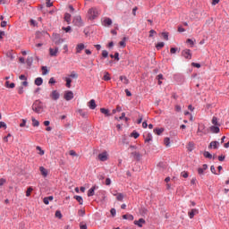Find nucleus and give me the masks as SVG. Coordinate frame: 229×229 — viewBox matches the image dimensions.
<instances>
[{
  "label": "nucleus",
  "mask_w": 229,
  "mask_h": 229,
  "mask_svg": "<svg viewBox=\"0 0 229 229\" xmlns=\"http://www.w3.org/2000/svg\"><path fill=\"white\" fill-rule=\"evenodd\" d=\"M44 108H46V106H44V103L40 99L35 100L32 104V110L35 114L44 112Z\"/></svg>",
  "instance_id": "1"
},
{
  "label": "nucleus",
  "mask_w": 229,
  "mask_h": 229,
  "mask_svg": "<svg viewBox=\"0 0 229 229\" xmlns=\"http://www.w3.org/2000/svg\"><path fill=\"white\" fill-rule=\"evenodd\" d=\"M88 14L89 15V19H90V21H94V19H96L98 15H99V13L98 12V9L91 8L88 11Z\"/></svg>",
  "instance_id": "2"
},
{
  "label": "nucleus",
  "mask_w": 229,
  "mask_h": 229,
  "mask_svg": "<svg viewBox=\"0 0 229 229\" xmlns=\"http://www.w3.org/2000/svg\"><path fill=\"white\" fill-rule=\"evenodd\" d=\"M72 24H74V26H77L78 28H81V26H83V21L81 20V16H75L72 20Z\"/></svg>",
  "instance_id": "3"
},
{
  "label": "nucleus",
  "mask_w": 229,
  "mask_h": 229,
  "mask_svg": "<svg viewBox=\"0 0 229 229\" xmlns=\"http://www.w3.org/2000/svg\"><path fill=\"white\" fill-rule=\"evenodd\" d=\"M64 98L65 101H71L72 99H74V93L72 90H66L64 91Z\"/></svg>",
  "instance_id": "4"
},
{
  "label": "nucleus",
  "mask_w": 229,
  "mask_h": 229,
  "mask_svg": "<svg viewBox=\"0 0 229 229\" xmlns=\"http://www.w3.org/2000/svg\"><path fill=\"white\" fill-rule=\"evenodd\" d=\"M181 55L186 60H191L192 58V53H191V49H184V50H182Z\"/></svg>",
  "instance_id": "5"
},
{
  "label": "nucleus",
  "mask_w": 229,
  "mask_h": 229,
  "mask_svg": "<svg viewBox=\"0 0 229 229\" xmlns=\"http://www.w3.org/2000/svg\"><path fill=\"white\" fill-rule=\"evenodd\" d=\"M209 131H210L209 129H205V124L203 123L199 124L197 133H203L204 135H207L208 133H209Z\"/></svg>",
  "instance_id": "6"
},
{
  "label": "nucleus",
  "mask_w": 229,
  "mask_h": 229,
  "mask_svg": "<svg viewBox=\"0 0 229 229\" xmlns=\"http://www.w3.org/2000/svg\"><path fill=\"white\" fill-rule=\"evenodd\" d=\"M50 98L53 99V101H58V99H60V92H58L56 89L52 90L50 93Z\"/></svg>",
  "instance_id": "7"
},
{
  "label": "nucleus",
  "mask_w": 229,
  "mask_h": 229,
  "mask_svg": "<svg viewBox=\"0 0 229 229\" xmlns=\"http://www.w3.org/2000/svg\"><path fill=\"white\" fill-rule=\"evenodd\" d=\"M98 160H100V162H106V160H108V153L104 151L98 154Z\"/></svg>",
  "instance_id": "8"
},
{
  "label": "nucleus",
  "mask_w": 229,
  "mask_h": 229,
  "mask_svg": "<svg viewBox=\"0 0 229 229\" xmlns=\"http://www.w3.org/2000/svg\"><path fill=\"white\" fill-rule=\"evenodd\" d=\"M97 189H99V187H98V186H96V185L92 186V187L88 191V197H89V198H91V196H94L95 191H96Z\"/></svg>",
  "instance_id": "9"
},
{
  "label": "nucleus",
  "mask_w": 229,
  "mask_h": 229,
  "mask_svg": "<svg viewBox=\"0 0 229 229\" xmlns=\"http://www.w3.org/2000/svg\"><path fill=\"white\" fill-rule=\"evenodd\" d=\"M210 132L211 133H219L221 131V129H219V125H212L209 127Z\"/></svg>",
  "instance_id": "10"
},
{
  "label": "nucleus",
  "mask_w": 229,
  "mask_h": 229,
  "mask_svg": "<svg viewBox=\"0 0 229 229\" xmlns=\"http://www.w3.org/2000/svg\"><path fill=\"white\" fill-rule=\"evenodd\" d=\"M131 155L135 158L137 162H140V158L142 157V155H140V152L134 151V152H131Z\"/></svg>",
  "instance_id": "11"
},
{
  "label": "nucleus",
  "mask_w": 229,
  "mask_h": 229,
  "mask_svg": "<svg viewBox=\"0 0 229 229\" xmlns=\"http://www.w3.org/2000/svg\"><path fill=\"white\" fill-rule=\"evenodd\" d=\"M134 225L139 226V228H142V225H146V220L144 218H140L139 220L134 221Z\"/></svg>",
  "instance_id": "12"
},
{
  "label": "nucleus",
  "mask_w": 229,
  "mask_h": 229,
  "mask_svg": "<svg viewBox=\"0 0 229 229\" xmlns=\"http://www.w3.org/2000/svg\"><path fill=\"white\" fill-rule=\"evenodd\" d=\"M196 214H199V210H198L196 208H193L190 212H188V216H189L190 219H193L194 216H196Z\"/></svg>",
  "instance_id": "13"
},
{
  "label": "nucleus",
  "mask_w": 229,
  "mask_h": 229,
  "mask_svg": "<svg viewBox=\"0 0 229 229\" xmlns=\"http://www.w3.org/2000/svg\"><path fill=\"white\" fill-rule=\"evenodd\" d=\"M88 106L89 108H90V110H96L98 105L96 104V100L91 99L89 103H88Z\"/></svg>",
  "instance_id": "14"
},
{
  "label": "nucleus",
  "mask_w": 229,
  "mask_h": 229,
  "mask_svg": "<svg viewBox=\"0 0 229 229\" xmlns=\"http://www.w3.org/2000/svg\"><path fill=\"white\" fill-rule=\"evenodd\" d=\"M100 112L101 114H103L104 115H106V117H110L112 115V114H110V110L106 109L105 107L100 108Z\"/></svg>",
  "instance_id": "15"
},
{
  "label": "nucleus",
  "mask_w": 229,
  "mask_h": 229,
  "mask_svg": "<svg viewBox=\"0 0 229 229\" xmlns=\"http://www.w3.org/2000/svg\"><path fill=\"white\" fill-rule=\"evenodd\" d=\"M42 83H44V79H42V77H38L34 81V85H37V87H40Z\"/></svg>",
  "instance_id": "16"
},
{
  "label": "nucleus",
  "mask_w": 229,
  "mask_h": 229,
  "mask_svg": "<svg viewBox=\"0 0 229 229\" xmlns=\"http://www.w3.org/2000/svg\"><path fill=\"white\" fill-rule=\"evenodd\" d=\"M50 56H57L58 55V47H56L55 49L49 48Z\"/></svg>",
  "instance_id": "17"
},
{
  "label": "nucleus",
  "mask_w": 229,
  "mask_h": 229,
  "mask_svg": "<svg viewBox=\"0 0 229 229\" xmlns=\"http://www.w3.org/2000/svg\"><path fill=\"white\" fill-rule=\"evenodd\" d=\"M83 49H85V44L83 43L78 44L76 47V53H81Z\"/></svg>",
  "instance_id": "18"
},
{
  "label": "nucleus",
  "mask_w": 229,
  "mask_h": 229,
  "mask_svg": "<svg viewBox=\"0 0 229 229\" xmlns=\"http://www.w3.org/2000/svg\"><path fill=\"white\" fill-rule=\"evenodd\" d=\"M111 24H112V19H110V18H105L104 19L103 26L110 27Z\"/></svg>",
  "instance_id": "19"
},
{
  "label": "nucleus",
  "mask_w": 229,
  "mask_h": 229,
  "mask_svg": "<svg viewBox=\"0 0 229 229\" xmlns=\"http://www.w3.org/2000/svg\"><path fill=\"white\" fill-rule=\"evenodd\" d=\"M53 199H55V197L53 196L45 197L43 199V202L45 203V205H49V201H53Z\"/></svg>",
  "instance_id": "20"
},
{
  "label": "nucleus",
  "mask_w": 229,
  "mask_h": 229,
  "mask_svg": "<svg viewBox=\"0 0 229 229\" xmlns=\"http://www.w3.org/2000/svg\"><path fill=\"white\" fill-rule=\"evenodd\" d=\"M102 80H104V81H110L112 80V77H110V73L108 72H105Z\"/></svg>",
  "instance_id": "21"
},
{
  "label": "nucleus",
  "mask_w": 229,
  "mask_h": 229,
  "mask_svg": "<svg viewBox=\"0 0 229 229\" xmlns=\"http://www.w3.org/2000/svg\"><path fill=\"white\" fill-rule=\"evenodd\" d=\"M39 171L44 178L47 177V169H46L44 166H40Z\"/></svg>",
  "instance_id": "22"
},
{
  "label": "nucleus",
  "mask_w": 229,
  "mask_h": 229,
  "mask_svg": "<svg viewBox=\"0 0 229 229\" xmlns=\"http://www.w3.org/2000/svg\"><path fill=\"white\" fill-rule=\"evenodd\" d=\"M165 129L164 128H155L154 129V133H156V135H162V133H164Z\"/></svg>",
  "instance_id": "23"
},
{
  "label": "nucleus",
  "mask_w": 229,
  "mask_h": 229,
  "mask_svg": "<svg viewBox=\"0 0 229 229\" xmlns=\"http://www.w3.org/2000/svg\"><path fill=\"white\" fill-rule=\"evenodd\" d=\"M26 64L28 65L27 69H30L31 68V65L33 64V57H28L27 60H26Z\"/></svg>",
  "instance_id": "24"
},
{
  "label": "nucleus",
  "mask_w": 229,
  "mask_h": 229,
  "mask_svg": "<svg viewBox=\"0 0 229 229\" xmlns=\"http://www.w3.org/2000/svg\"><path fill=\"white\" fill-rule=\"evenodd\" d=\"M5 87H6V89H15V83L14 82L10 83L9 81H6Z\"/></svg>",
  "instance_id": "25"
},
{
  "label": "nucleus",
  "mask_w": 229,
  "mask_h": 229,
  "mask_svg": "<svg viewBox=\"0 0 229 229\" xmlns=\"http://www.w3.org/2000/svg\"><path fill=\"white\" fill-rule=\"evenodd\" d=\"M73 199H76L80 205H83V198L81 196L75 195Z\"/></svg>",
  "instance_id": "26"
},
{
  "label": "nucleus",
  "mask_w": 229,
  "mask_h": 229,
  "mask_svg": "<svg viewBox=\"0 0 229 229\" xmlns=\"http://www.w3.org/2000/svg\"><path fill=\"white\" fill-rule=\"evenodd\" d=\"M64 21L67 24H71V13H64Z\"/></svg>",
  "instance_id": "27"
},
{
  "label": "nucleus",
  "mask_w": 229,
  "mask_h": 229,
  "mask_svg": "<svg viewBox=\"0 0 229 229\" xmlns=\"http://www.w3.org/2000/svg\"><path fill=\"white\" fill-rule=\"evenodd\" d=\"M203 156L205 157V158H216V156H212V154H210V152L208 151H204Z\"/></svg>",
  "instance_id": "28"
},
{
  "label": "nucleus",
  "mask_w": 229,
  "mask_h": 229,
  "mask_svg": "<svg viewBox=\"0 0 229 229\" xmlns=\"http://www.w3.org/2000/svg\"><path fill=\"white\" fill-rule=\"evenodd\" d=\"M194 146H195V144L193 143V141H190L186 148H187L188 151H193Z\"/></svg>",
  "instance_id": "29"
},
{
  "label": "nucleus",
  "mask_w": 229,
  "mask_h": 229,
  "mask_svg": "<svg viewBox=\"0 0 229 229\" xmlns=\"http://www.w3.org/2000/svg\"><path fill=\"white\" fill-rule=\"evenodd\" d=\"M120 81H123L124 85H128L130 83V80L126 76H120Z\"/></svg>",
  "instance_id": "30"
},
{
  "label": "nucleus",
  "mask_w": 229,
  "mask_h": 229,
  "mask_svg": "<svg viewBox=\"0 0 229 229\" xmlns=\"http://www.w3.org/2000/svg\"><path fill=\"white\" fill-rule=\"evenodd\" d=\"M123 219H129V221H133L134 217L133 215L126 214L123 215Z\"/></svg>",
  "instance_id": "31"
},
{
  "label": "nucleus",
  "mask_w": 229,
  "mask_h": 229,
  "mask_svg": "<svg viewBox=\"0 0 229 229\" xmlns=\"http://www.w3.org/2000/svg\"><path fill=\"white\" fill-rule=\"evenodd\" d=\"M41 71L43 76H47V74H49V70L47 69V66H42Z\"/></svg>",
  "instance_id": "32"
},
{
  "label": "nucleus",
  "mask_w": 229,
  "mask_h": 229,
  "mask_svg": "<svg viewBox=\"0 0 229 229\" xmlns=\"http://www.w3.org/2000/svg\"><path fill=\"white\" fill-rule=\"evenodd\" d=\"M31 121H32V126H34V127L40 126V122H38V120L35 119V117H32Z\"/></svg>",
  "instance_id": "33"
},
{
  "label": "nucleus",
  "mask_w": 229,
  "mask_h": 229,
  "mask_svg": "<svg viewBox=\"0 0 229 229\" xmlns=\"http://www.w3.org/2000/svg\"><path fill=\"white\" fill-rule=\"evenodd\" d=\"M130 137H133V139H139V137H140V134L137 131H133L130 134Z\"/></svg>",
  "instance_id": "34"
},
{
  "label": "nucleus",
  "mask_w": 229,
  "mask_h": 229,
  "mask_svg": "<svg viewBox=\"0 0 229 229\" xmlns=\"http://www.w3.org/2000/svg\"><path fill=\"white\" fill-rule=\"evenodd\" d=\"M151 140H153V135L148 132V133L147 134L146 139H145V142L149 143V142H151Z\"/></svg>",
  "instance_id": "35"
},
{
  "label": "nucleus",
  "mask_w": 229,
  "mask_h": 229,
  "mask_svg": "<svg viewBox=\"0 0 229 229\" xmlns=\"http://www.w3.org/2000/svg\"><path fill=\"white\" fill-rule=\"evenodd\" d=\"M164 144L166 146V148H169V146H171V139L168 137L165 138Z\"/></svg>",
  "instance_id": "36"
},
{
  "label": "nucleus",
  "mask_w": 229,
  "mask_h": 229,
  "mask_svg": "<svg viewBox=\"0 0 229 229\" xmlns=\"http://www.w3.org/2000/svg\"><path fill=\"white\" fill-rule=\"evenodd\" d=\"M164 46H165V43H164V42H158V43L156 45V48L157 49V51H160V49H162V47H164Z\"/></svg>",
  "instance_id": "37"
},
{
  "label": "nucleus",
  "mask_w": 229,
  "mask_h": 229,
  "mask_svg": "<svg viewBox=\"0 0 229 229\" xmlns=\"http://www.w3.org/2000/svg\"><path fill=\"white\" fill-rule=\"evenodd\" d=\"M65 81H66V87L68 89H71V83H72V80L71 78H69V77H66L65 78Z\"/></svg>",
  "instance_id": "38"
},
{
  "label": "nucleus",
  "mask_w": 229,
  "mask_h": 229,
  "mask_svg": "<svg viewBox=\"0 0 229 229\" xmlns=\"http://www.w3.org/2000/svg\"><path fill=\"white\" fill-rule=\"evenodd\" d=\"M126 40H127V38L124 37L123 38L122 41L119 42V45L121 46V47H126Z\"/></svg>",
  "instance_id": "39"
},
{
  "label": "nucleus",
  "mask_w": 229,
  "mask_h": 229,
  "mask_svg": "<svg viewBox=\"0 0 229 229\" xmlns=\"http://www.w3.org/2000/svg\"><path fill=\"white\" fill-rule=\"evenodd\" d=\"M31 192H33V187H28L26 191L27 198H30V196H31Z\"/></svg>",
  "instance_id": "40"
},
{
  "label": "nucleus",
  "mask_w": 229,
  "mask_h": 229,
  "mask_svg": "<svg viewBox=\"0 0 229 229\" xmlns=\"http://www.w3.org/2000/svg\"><path fill=\"white\" fill-rule=\"evenodd\" d=\"M13 51L11 50V51H8L7 53H6V56H7V58H10V60H14L15 59V56L13 55V54L12 53Z\"/></svg>",
  "instance_id": "41"
},
{
  "label": "nucleus",
  "mask_w": 229,
  "mask_h": 229,
  "mask_svg": "<svg viewBox=\"0 0 229 229\" xmlns=\"http://www.w3.org/2000/svg\"><path fill=\"white\" fill-rule=\"evenodd\" d=\"M78 113L80 114V115H81V117L87 119V112H84L83 109H79Z\"/></svg>",
  "instance_id": "42"
},
{
  "label": "nucleus",
  "mask_w": 229,
  "mask_h": 229,
  "mask_svg": "<svg viewBox=\"0 0 229 229\" xmlns=\"http://www.w3.org/2000/svg\"><path fill=\"white\" fill-rule=\"evenodd\" d=\"M212 124H214V126H221V124L219 123H217V117L213 116L212 118Z\"/></svg>",
  "instance_id": "43"
},
{
  "label": "nucleus",
  "mask_w": 229,
  "mask_h": 229,
  "mask_svg": "<svg viewBox=\"0 0 229 229\" xmlns=\"http://www.w3.org/2000/svg\"><path fill=\"white\" fill-rule=\"evenodd\" d=\"M62 30L63 31H65V33H71V31H72V28H71V26L63 27Z\"/></svg>",
  "instance_id": "44"
},
{
  "label": "nucleus",
  "mask_w": 229,
  "mask_h": 229,
  "mask_svg": "<svg viewBox=\"0 0 229 229\" xmlns=\"http://www.w3.org/2000/svg\"><path fill=\"white\" fill-rule=\"evenodd\" d=\"M116 199L117 201H123V199H124V195L123 193H117Z\"/></svg>",
  "instance_id": "45"
},
{
  "label": "nucleus",
  "mask_w": 229,
  "mask_h": 229,
  "mask_svg": "<svg viewBox=\"0 0 229 229\" xmlns=\"http://www.w3.org/2000/svg\"><path fill=\"white\" fill-rule=\"evenodd\" d=\"M211 144L213 146V149H217V148H219V141H211Z\"/></svg>",
  "instance_id": "46"
},
{
  "label": "nucleus",
  "mask_w": 229,
  "mask_h": 229,
  "mask_svg": "<svg viewBox=\"0 0 229 229\" xmlns=\"http://www.w3.org/2000/svg\"><path fill=\"white\" fill-rule=\"evenodd\" d=\"M55 217H57V219H62L63 216H62V211L61 210H56L55 211Z\"/></svg>",
  "instance_id": "47"
},
{
  "label": "nucleus",
  "mask_w": 229,
  "mask_h": 229,
  "mask_svg": "<svg viewBox=\"0 0 229 229\" xmlns=\"http://www.w3.org/2000/svg\"><path fill=\"white\" fill-rule=\"evenodd\" d=\"M37 151H39L38 155H40L41 157L44 155L45 151L44 149H42V148H40L39 146L36 147Z\"/></svg>",
  "instance_id": "48"
},
{
  "label": "nucleus",
  "mask_w": 229,
  "mask_h": 229,
  "mask_svg": "<svg viewBox=\"0 0 229 229\" xmlns=\"http://www.w3.org/2000/svg\"><path fill=\"white\" fill-rule=\"evenodd\" d=\"M54 42L55 46H60V44H63L64 38H60L59 39H55Z\"/></svg>",
  "instance_id": "49"
},
{
  "label": "nucleus",
  "mask_w": 229,
  "mask_h": 229,
  "mask_svg": "<svg viewBox=\"0 0 229 229\" xmlns=\"http://www.w3.org/2000/svg\"><path fill=\"white\" fill-rule=\"evenodd\" d=\"M161 35L165 38V40H169V32H162Z\"/></svg>",
  "instance_id": "50"
},
{
  "label": "nucleus",
  "mask_w": 229,
  "mask_h": 229,
  "mask_svg": "<svg viewBox=\"0 0 229 229\" xmlns=\"http://www.w3.org/2000/svg\"><path fill=\"white\" fill-rule=\"evenodd\" d=\"M18 94H20V95L24 94V87L23 86H20L18 88Z\"/></svg>",
  "instance_id": "51"
},
{
  "label": "nucleus",
  "mask_w": 229,
  "mask_h": 229,
  "mask_svg": "<svg viewBox=\"0 0 229 229\" xmlns=\"http://www.w3.org/2000/svg\"><path fill=\"white\" fill-rule=\"evenodd\" d=\"M53 37H54V39H53L54 42H55V40H58L61 38L60 34H58V33H54Z\"/></svg>",
  "instance_id": "52"
},
{
  "label": "nucleus",
  "mask_w": 229,
  "mask_h": 229,
  "mask_svg": "<svg viewBox=\"0 0 229 229\" xmlns=\"http://www.w3.org/2000/svg\"><path fill=\"white\" fill-rule=\"evenodd\" d=\"M102 58H108V51L106 50L102 51Z\"/></svg>",
  "instance_id": "53"
},
{
  "label": "nucleus",
  "mask_w": 229,
  "mask_h": 229,
  "mask_svg": "<svg viewBox=\"0 0 229 229\" xmlns=\"http://www.w3.org/2000/svg\"><path fill=\"white\" fill-rule=\"evenodd\" d=\"M56 83V80H55L53 77H51L48 81L49 85H55Z\"/></svg>",
  "instance_id": "54"
},
{
  "label": "nucleus",
  "mask_w": 229,
  "mask_h": 229,
  "mask_svg": "<svg viewBox=\"0 0 229 229\" xmlns=\"http://www.w3.org/2000/svg\"><path fill=\"white\" fill-rule=\"evenodd\" d=\"M181 176H182V178H189V172H182Z\"/></svg>",
  "instance_id": "55"
},
{
  "label": "nucleus",
  "mask_w": 229,
  "mask_h": 229,
  "mask_svg": "<svg viewBox=\"0 0 229 229\" xmlns=\"http://www.w3.org/2000/svg\"><path fill=\"white\" fill-rule=\"evenodd\" d=\"M191 67H196L197 69H199L201 67V64L199 63H191Z\"/></svg>",
  "instance_id": "56"
},
{
  "label": "nucleus",
  "mask_w": 229,
  "mask_h": 229,
  "mask_svg": "<svg viewBox=\"0 0 229 229\" xmlns=\"http://www.w3.org/2000/svg\"><path fill=\"white\" fill-rule=\"evenodd\" d=\"M176 51H178V47H171L170 49L171 55H176Z\"/></svg>",
  "instance_id": "57"
},
{
  "label": "nucleus",
  "mask_w": 229,
  "mask_h": 229,
  "mask_svg": "<svg viewBox=\"0 0 229 229\" xmlns=\"http://www.w3.org/2000/svg\"><path fill=\"white\" fill-rule=\"evenodd\" d=\"M110 214L113 217H115V215L117 214V211L115 210V208H111L110 210Z\"/></svg>",
  "instance_id": "58"
},
{
  "label": "nucleus",
  "mask_w": 229,
  "mask_h": 229,
  "mask_svg": "<svg viewBox=\"0 0 229 229\" xmlns=\"http://www.w3.org/2000/svg\"><path fill=\"white\" fill-rule=\"evenodd\" d=\"M78 214L81 217H83L85 216V209H79Z\"/></svg>",
  "instance_id": "59"
},
{
  "label": "nucleus",
  "mask_w": 229,
  "mask_h": 229,
  "mask_svg": "<svg viewBox=\"0 0 229 229\" xmlns=\"http://www.w3.org/2000/svg\"><path fill=\"white\" fill-rule=\"evenodd\" d=\"M157 167H160L161 169H165V164H164V162H159L157 164Z\"/></svg>",
  "instance_id": "60"
},
{
  "label": "nucleus",
  "mask_w": 229,
  "mask_h": 229,
  "mask_svg": "<svg viewBox=\"0 0 229 229\" xmlns=\"http://www.w3.org/2000/svg\"><path fill=\"white\" fill-rule=\"evenodd\" d=\"M1 128H4V130H6L7 125H6V123L4 122H0V129Z\"/></svg>",
  "instance_id": "61"
},
{
  "label": "nucleus",
  "mask_w": 229,
  "mask_h": 229,
  "mask_svg": "<svg viewBox=\"0 0 229 229\" xmlns=\"http://www.w3.org/2000/svg\"><path fill=\"white\" fill-rule=\"evenodd\" d=\"M70 78H78V73L74 72H72V73L69 75Z\"/></svg>",
  "instance_id": "62"
},
{
  "label": "nucleus",
  "mask_w": 229,
  "mask_h": 229,
  "mask_svg": "<svg viewBox=\"0 0 229 229\" xmlns=\"http://www.w3.org/2000/svg\"><path fill=\"white\" fill-rule=\"evenodd\" d=\"M80 228H81V229H87V224H84V225H83V222H81V223L80 224Z\"/></svg>",
  "instance_id": "63"
},
{
  "label": "nucleus",
  "mask_w": 229,
  "mask_h": 229,
  "mask_svg": "<svg viewBox=\"0 0 229 229\" xmlns=\"http://www.w3.org/2000/svg\"><path fill=\"white\" fill-rule=\"evenodd\" d=\"M114 60H115L116 62H119V52H115V53H114Z\"/></svg>",
  "instance_id": "64"
}]
</instances>
